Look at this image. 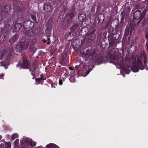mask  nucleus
Returning a JSON list of instances; mask_svg holds the SVG:
<instances>
[{
    "label": "nucleus",
    "instance_id": "obj_33",
    "mask_svg": "<svg viewBox=\"0 0 148 148\" xmlns=\"http://www.w3.org/2000/svg\"><path fill=\"white\" fill-rule=\"evenodd\" d=\"M47 7V9H49V10H47V11L49 12H50L52 10V7L50 6H48Z\"/></svg>",
    "mask_w": 148,
    "mask_h": 148
},
{
    "label": "nucleus",
    "instance_id": "obj_17",
    "mask_svg": "<svg viewBox=\"0 0 148 148\" xmlns=\"http://www.w3.org/2000/svg\"><path fill=\"white\" fill-rule=\"evenodd\" d=\"M137 6L140 8H143L145 6L144 1L142 0H140Z\"/></svg>",
    "mask_w": 148,
    "mask_h": 148
},
{
    "label": "nucleus",
    "instance_id": "obj_43",
    "mask_svg": "<svg viewBox=\"0 0 148 148\" xmlns=\"http://www.w3.org/2000/svg\"><path fill=\"white\" fill-rule=\"evenodd\" d=\"M127 8H128V11H130V8L129 7H127Z\"/></svg>",
    "mask_w": 148,
    "mask_h": 148
},
{
    "label": "nucleus",
    "instance_id": "obj_12",
    "mask_svg": "<svg viewBox=\"0 0 148 148\" xmlns=\"http://www.w3.org/2000/svg\"><path fill=\"white\" fill-rule=\"evenodd\" d=\"M18 38L17 34H15L9 40V42L11 44H12L16 42Z\"/></svg>",
    "mask_w": 148,
    "mask_h": 148
},
{
    "label": "nucleus",
    "instance_id": "obj_14",
    "mask_svg": "<svg viewBox=\"0 0 148 148\" xmlns=\"http://www.w3.org/2000/svg\"><path fill=\"white\" fill-rule=\"evenodd\" d=\"M14 51V48L13 47H11L9 49V53L7 57L8 59H9L10 57L12 56Z\"/></svg>",
    "mask_w": 148,
    "mask_h": 148
},
{
    "label": "nucleus",
    "instance_id": "obj_31",
    "mask_svg": "<svg viewBox=\"0 0 148 148\" xmlns=\"http://www.w3.org/2000/svg\"><path fill=\"white\" fill-rule=\"evenodd\" d=\"M19 142V140L18 139H17L15 140L14 142L15 145V146H16L18 145Z\"/></svg>",
    "mask_w": 148,
    "mask_h": 148
},
{
    "label": "nucleus",
    "instance_id": "obj_29",
    "mask_svg": "<svg viewBox=\"0 0 148 148\" xmlns=\"http://www.w3.org/2000/svg\"><path fill=\"white\" fill-rule=\"evenodd\" d=\"M127 49L125 48V49H123L122 50V53L124 55V54L126 53H127Z\"/></svg>",
    "mask_w": 148,
    "mask_h": 148
},
{
    "label": "nucleus",
    "instance_id": "obj_15",
    "mask_svg": "<svg viewBox=\"0 0 148 148\" xmlns=\"http://www.w3.org/2000/svg\"><path fill=\"white\" fill-rule=\"evenodd\" d=\"M86 17V16L84 14L81 13L79 15L78 19L80 21L82 22L84 21Z\"/></svg>",
    "mask_w": 148,
    "mask_h": 148
},
{
    "label": "nucleus",
    "instance_id": "obj_38",
    "mask_svg": "<svg viewBox=\"0 0 148 148\" xmlns=\"http://www.w3.org/2000/svg\"><path fill=\"white\" fill-rule=\"evenodd\" d=\"M0 147L1 148H3L4 147V144L3 143L1 144L0 145Z\"/></svg>",
    "mask_w": 148,
    "mask_h": 148
},
{
    "label": "nucleus",
    "instance_id": "obj_1",
    "mask_svg": "<svg viewBox=\"0 0 148 148\" xmlns=\"http://www.w3.org/2000/svg\"><path fill=\"white\" fill-rule=\"evenodd\" d=\"M131 60L132 62V66L131 68L132 70L134 72H137L139 68L143 70L148 65L147 58L144 52H142L138 56L137 63H136V58L134 56L131 57Z\"/></svg>",
    "mask_w": 148,
    "mask_h": 148
},
{
    "label": "nucleus",
    "instance_id": "obj_3",
    "mask_svg": "<svg viewBox=\"0 0 148 148\" xmlns=\"http://www.w3.org/2000/svg\"><path fill=\"white\" fill-rule=\"evenodd\" d=\"M81 52L82 53L85 55H88V57H90L95 54V51L92 49L91 47H90L88 48L85 49L83 51L81 50Z\"/></svg>",
    "mask_w": 148,
    "mask_h": 148
},
{
    "label": "nucleus",
    "instance_id": "obj_45",
    "mask_svg": "<svg viewBox=\"0 0 148 148\" xmlns=\"http://www.w3.org/2000/svg\"><path fill=\"white\" fill-rule=\"evenodd\" d=\"M126 30L127 31H128V28H126Z\"/></svg>",
    "mask_w": 148,
    "mask_h": 148
},
{
    "label": "nucleus",
    "instance_id": "obj_27",
    "mask_svg": "<svg viewBox=\"0 0 148 148\" xmlns=\"http://www.w3.org/2000/svg\"><path fill=\"white\" fill-rule=\"evenodd\" d=\"M115 42V40H111L110 41L109 44L110 46H112L114 44Z\"/></svg>",
    "mask_w": 148,
    "mask_h": 148
},
{
    "label": "nucleus",
    "instance_id": "obj_20",
    "mask_svg": "<svg viewBox=\"0 0 148 148\" xmlns=\"http://www.w3.org/2000/svg\"><path fill=\"white\" fill-rule=\"evenodd\" d=\"M6 51L5 49L1 50L0 51V60L3 58V57L5 55Z\"/></svg>",
    "mask_w": 148,
    "mask_h": 148
},
{
    "label": "nucleus",
    "instance_id": "obj_6",
    "mask_svg": "<svg viewBox=\"0 0 148 148\" xmlns=\"http://www.w3.org/2000/svg\"><path fill=\"white\" fill-rule=\"evenodd\" d=\"M134 19L138 20L140 18L141 20H142L143 18V16L142 15L141 12L139 10L136 11L134 14Z\"/></svg>",
    "mask_w": 148,
    "mask_h": 148
},
{
    "label": "nucleus",
    "instance_id": "obj_41",
    "mask_svg": "<svg viewBox=\"0 0 148 148\" xmlns=\"http://www.w3.org/2000/svg\"><path fill=\"white\" fill-rule=\"evenodd\" d=\"M145 3L146 4H147L148 3V0H145Z\"/></svg>",
    "mask_w": 148,
    "mask_h": 148
},
{
    "label": "nucleus",
    "instance_id": "obj_36",
    "mask_svg": "<svg viewBox=\"0 0 148 148\" xmlns=\"http://www.w3.org/2000/svg\"><path fill=\"white\" fill-rule=\"evenodd\" d=\"M145 37L146 39L148 40V32H147L145 35Z\"/></svg>",
    "mask_w": 148,
    "mask_h": 148
},
{
    "label": "nucleus",
    "instance_id": "obj_25",
    "mask_svg": "<svg viewBox=\"0 0 148 148\" xmlns=\"http://www.w3.org/2000/svg\"><path fill=\"white\" fill-rule=\"evenodd\" d=\"M18 135L17 134H13L11 137V140H13L16 138L18 137Z\"/></svg>",
    "mask_w": 148,
    "mask_h": 148
},
{
    "label": "nucleus",
    "instance_id": "obj_26",
    "mask_svg": "<svg viewBox=\"0 0 148 148\" xmlns=\"http://www.w3.org/2000/svg\"><path fill=\"white\" fill-rule=\"evenodd\" d=\"M11 143L8 142L7 143L5 144V148H11Z\"/></svg>",
    "mask_w": 148,
    "mask_h": 148
},
{
    "label": "nucleus",
    "instance_id": "obj_5",
    "mask_svg": "<svg viewBox=\"0 0 148 148\" xmlns=\"http://www.w3.org/2000/svg\"><path fill=\"white\" fill-rule=\"evenodd\" d=\"M69 59L67 55H63L60 60V62L63 65H66L68 64Z\"/></svg>",
    "mask_w": 148,
    "mask_h": 148
},
{
    "label": "nucleus",
    "instance_id": "obj_4",
    "mask_svg": "<svg viewBox=\"0 0 148 148\" xmlns=\"http://www.w3.org/2000/svg\"><path fill=\"white\" fill-rule=\"evenodd\" d=\"M95 31L96 29L95 28H91L89 29L88 33L86 34L87 36H89L88 39H89V40H88L89 42H91L92 40L95 38V36L93 34Z\"/></svg>",
    "mask_w": 148,
    "mask_h": 148
},
{
    "label": "nucleus",
    "instance_id": "obj_23",
    "mask_svg": "<svg viewBox=\"0 0 148 148\" xmlns=\"http://www.w3.org/2000/svg\"><path fill=\"white\" fill-rule=\"evenodd\" d=\"M45 79H44L42 78L41 77L40 78H36L35 79V81L37 85L39 84L40 83L41 81L42 80H44Z\"/></svg>",
    "mask_w": 148,
    "mask_h": 148
},
{
    "label": "nucleus",
    "instance_id": "obj_37",
    "mask_svg": "<svg viewBox=\"0 0 148 148\" xmlns=\"http://www.w3.org/2000/svg\"><path fill=\"white\" fill-rule=\"evenodd\" d=\"M62 81L61 80H59V85H62Z\"/></svg>",
    "mask_w": 148,
    "mask_h": 148
},
{
    "label": "nucleus",
    "instance_id": "obj_42",
    "mask_svg": "<svg viewBox=\"0 0 148 148\" xmlns=\"http://www.w3.org/2000/svg\"><path fill=\"white\" fill-rule=\"evenodd\" d=\"M139 19L140 20H139V21L138 22V24H139V23H140L142 20H141L140 18H139Z\"/></svg>",
    "mask_w": 148,
    "mask_h": 148
},
{
    "label": "nucleus",
    "instance_id": "obj_22",
    "mask_svg": "<svg viewBox=\"0 0 148 148\" xmlns=\"http://www.w3.org/2000/svg\"><path fill=\"white\" fill-rule=\"evenodd\" d=\"M47 148H57L58 147L53 144H49L47 145L46 146Z\"/></svg>",
    "mask_w": 148,
    "mask_h": 148
},
{
    "label": "nucleus",
    "instance_id": "obj_2",
    "mask_svg": "<svg viewBox=\"0 0 148 148\" xmlns=\"http://www.w3.org/2000/svg\"><path fill=\"white\" fill-rule=\"evenodd\" d=\"M28 45L27 41L18 42L16 46L15 50L17 52H20L24 49H26L28 47Z\"/></svg>",
    "mask_w": 148,
    "mask_h": 148
},
{
    "label": "nucleus",
    "instance_id": "obj_40",
    "mask_svg": "<svg viewBox=\"0 0 148 148\" xmlns=\"http://www.w3.org/2000/svg\"><path fill=\"white\" fill-rule=\"evenodd\" d=\"M3 63V61H1L0 62V66H2L3 65H2V63Z\"/></svg>",
    "mask_w": 148,
    "mask_h": 148
},
{
    "label": "nucleus",
    "instance_id": "obj_8",
    "mask_svg": "<svg viewBox=\"0 0 148 148\" xmlns=\"http://www.w3.org/2000/svg\"><path fill=\"white\" fill-rule=\"evenodd\" d=\"M104 17L103 14H101L98 15V18L96 21V23H97L98 24H100L102 23L103 21Z\"/></svg>",
    "mask_w": 148,
    "mask_h": 148
},
{
    "label": "nucleus",
    "instance_id": "obj_11",
    "mask_svg": "<svg viewBox=\"0 0 148 148\" xmlns=\"http://www.w3.org/2000/svg\"><path fill=\"white\" fill-rule=\"evenodd\" d=\"M21 144L22 145L29 144L32 142V140H30L27 138H23L21 140Z\"/></svg>",
    "mask_w": 148,
    "mask_h": 148
},
{
    "label": "nucleus",
    "instance_id": "obj_21",
    "mask_svg": "<svg viewBox=\"0 0 148 148\" xmlns=\"http://www.w3.org/2000/svg\"><path fill=\"white\" fill-rule=\"evenodd\" d=\"M30 32L29 34V33H27V32H26L25 33V35H28L31 37L34 36L35 34V32L34 30H30Z\"/></svg>",
    "mask_w": 148,
    "mask_h": 148
},
{
    "label": "nucleus",
    "instance_id": "obj_24",
    "mask_svg": "<svg viewBox=\"0 0 148 148\" xmlns=\"http://www.w3.org/2000/svg\"><path fill=\"white\" fill-rule=\"evenodd\" d=\"M9 6H5L4 7V13H7L8 12V11L10 10Z\"/></svg>",
    "mask_w": 148,
    "mask_h": 148
},
{
    "label": "nucleus",
    "instance_id": "obj_46",
    "mask_svg": "<svg viewBox=\"0 0 148 148\" xmlns=\"http://www.w3.org/2000/svg\"><path fill=\"white\" fill-rule=\"evenodd\" d=\"M114 39H115V40H116V39L115 38V37H114Z\"/></svg>",
    "mask_w": 148,
    "mask_h": 148
},
{
    "label": "nucleus",
    "instance_id": "obj_35",
    "mask_svg": "<svg viewBox=\"0 0 148 148\" xmlns=\"http://www.w3.org/2000/svg\"><path fill=\"white\" fill-rule=\"evenodd\" d=\"M92 70V69H89L86 72V75H88L90 73V72Z\"/></svg>",
    "mask_w": 148,
    "mask_h": 148
},
{
    "label": "nucleus",
    "instance_id": "obj_16",
    "mask_svg": "<svg viewBox=\"0 0 148 148\" xmlns=\"http://www.w3.org/2000/svg\"><path fill=\"white\" fill-rule=\"evenodd\" d=\"M116 61H115V62L116 63V64L120 65L123 63L124 60L123 57H120Z\"/></svg>",
    "mask_w": 148,
    "mask_h": 148
},
{
    "label": "nucleus",
    "instance_id": "obj_47",
    "mask_svg": "<svg viewBox=\"0 0 148 148\" xmlns=\"http://www.w3.org/2000/svg\"><path fill=\"white\" fill-rule=\"evenodd\" d=\"M21 68H22V67H21V68H20V69H21Z\"/></svg>",
    "mask_w": 148,
    "mask_h": 148
},
{
    "label": "nucleus",
    "instance_id": "obj_28",
    "mask_svg": "<svg viewBox=\"0 0 148 148\" xmlns=\"http://www.w3.org/2000/svg\"><path fill=\"white\" fill-rule=\"evenodd\" d=\"M115 53H114L112 55H111L110 56V59L111 60H113L115 59Z\"/></svg>",
    "mask_w": 148,
    "mask_h": 148
},
{
    "label": "nucleus",
    "instance_id": "obj_30",
    "mask_svg": "<svg viewBox=\"0 0 148 148\" xmlns=\"http://www.w3.org/2000/svg\"><path fill=\"white\" fill-rule=\"evenodd\" d=\"M36 142H35L34 141H33L32 140V142L30 143L29 145H30L31 146H35L36 145Z\"/></svg>",
    "mask_w": 148,
    "mask_h": 148
},
{
    "label": "nucleus",
    "instance_id": "obj_39",
    "mask_svg": "<svg viewBox=\"0 0 148 148\" xmlns=\"http://www.w3.org/2000/svg\"><path fill=\"white\" fill-rule=\"evenodd\" d=\"M78 41V40H75L74 41H73V42L72 44H73V45H74V46L75 45V46L76 45H74V42H77Z\"/></svg>",
    "mask_w": 148,
    "mask_h": 148
},
{
    "label": "nucleus",
    "instance_id": "obj_32",
    "mask_svg": "<svg viewBox=\"0 0 148 148\" xmlns=\"http://www.w3.org/2000/svg\"><path fill=\"white\" fill-rule=\"evenodd\" d=\"M31 75L33 76V79H34L36 77V75L34 71H32L31 72Z\"/></svg>",
    "mask_w": 148,
    "mask_h": 148
},
{
    "label": "nucleus",
    "instance_id": "obj_13",
    "mask_svg": "<svg viewBox=\"0 0 148 148\" xmlns=\"http://www.w3.org/2000/svg\"><path fill=\"white\" fill-rule=\"evenodd\" d=\"M29 66L28 62L27 60H23L22 65V68L24 69H28Z\"/></svg>",
    "mask_w": 148,
    "mask_h": 148
},
{
    "label": "nucleus",
    "instance_id": "obj_7",
    "mask_svg": "<svg viewBox=\"0 0 148 148\" xmlns=\"http://www.w3.org/2000/svg\"><path fill=\"white\" fill-rule=\"evenodd\" d=\"M30 49L32 52H35L37 49L35 45V41L32 40L31 41L29 46Z\"/></svg>",
    "mask_w": 148,
    "mask_h": 148
},
{
    "label": "nucleus",
    "instance_id": "obj_44",
    "mask_svg": "<svg viewBox=\"0 0 148 148\" xmlns=\"http://www.w3.org/2000/svg\"><path fill=\"white\" fill-rule=\"evenodd\" d=\"M42 148V147L41 146H39V147H36L35 148Z\"/></svg>",
    "mask_w": 148,
    "mask_h": 148
},
{
    "label": "nucleus",
    "instance_id": "obj_9",
    "mask_svg": "<svg viewBox=\"0 0 148 148\" xmlns=\"http://www.w3.org/2000/svg\"><path fill=\"white\" fill-rule=\"evenodd\" d=\"M75 13V8H73L71 10L69 11V12L67 14V15L70 18H71L74 17Z\"/></svg>",
    "mask_w": 148,
    "mask_h": 148
},
{
    "label": "nucleus",
    "instance_id": "obj_10",
    "mask_svg": "<svg viewBox=\"0 0 148 148\" xmlns=\"http://www.w3.org/2000/svg\"><path fill=\"white\" fill-rule=\"evenodd\" d=\"M21 25L20 23H16L12 28L13 32H16L18 31L21 27Z\"/></svg>",
    "mask_w": 148,
    "mask_h": 148
},
{
    "label": "nucleus",
    "instance_id": "obj_34",
    "mask_svg": "<svg viewBox=\"0 0 148 148\" xmlns=\"http://www.w3.org/2000/svg\"><path fill=\"white\" fill-rule=\"evenodd\" d=\"M125 72L126 74H128L130 72V70L129 69H126L125 70Z\"/></svg>",
    "mask_w": 148,
    "mask_h": 148
},
{
    "label": "nucleus",
    "instance_id": "obj_18",
    "mask_svg": "<svg viewBox=\"0 0 148 148\" xmlns=\"http://www.w3.org/2000/svg\"><path fill=\"white\" fill-rule=\"evenodd\" d=\"M135 24L134 23H133V22L130 23V28L131 29L130 31V34H132L134 33V29L135 28Z\"/></svg>",
    "mask_w": 148,
    "mask_h": 148
},
{
    "label": "nucleus",
    "instance_id": "obj_19",
    "mask_svg": "<svg viewBox=\"0 0 148 148\" xmlns=\"http://www.w3.org/2000/svg\"><path fill=\"white\" fill-rule=\"evenodd\" d=\"M130 52L131 53H134L136 50V47L135 46L132 45L129 48Z\"/></svg>",
    "mask_w": 148,
    "mask_h": 148
}]
</instances>
